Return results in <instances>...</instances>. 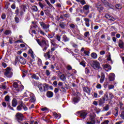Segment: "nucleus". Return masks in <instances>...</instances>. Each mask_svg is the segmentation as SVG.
Listing matches in <instances>:
<instances>
[{
    "instance_id": "obj_1",
    "label": "nucleus",
    "mask_w": 124,
    "mask_h": 124,
    "mask_svg": "<svg viewBox=\"0 0 124 124\" xmlns=\"http://www.w3.org/2000/svg\"><path fill=\"white\" fill-rule=\"evenodd\" d=\"M37 43L42 47L43 48V51L45 52L47 51L48 47H49V44H48L45 39H42L41 41L39 40L38 39H36Z\"/></svg>"
},
{
    "instance_id": "obj_2",
    "label": "nucleus",
    "mask_w": 124,
    "mask_h": 124,
    "mask_svg": "<svg viewBox=\"0 0 124 124\" xmlns=\"http://www.w3.org/2000/svg\"><path fill=\"white\" fill-rule=\"evenodd\" d=\"M14 87L15 88L14 91L15 93H19V92H21L24 90V86H19V84L17 82L14 83Z\"/></svg>"
},
{
    "instance_id": "obj_3",
    "label": "nucleus",
    "mask_w": 124,
    "mask_h": 124,
    "mask_svg": "<svg viewBox=\"0 0 124 124\" xmlns=\"http://www.w3.org/2000/svg\"><path fill=\"white\" fill-rule=\"evenodd\" d=\"M4 75L7 78H12L13 76V73L10 70V68H7L4 73Z\"/></svg>"
},
{
    "instance_id": "obj_4",
    "label": "nucleus",
    "mask_w": 124,
    "mask_h": 124,
    "mask_svg": "<svg viewBox=\"0 0 124 124\" xmlns=\"http://www.w3.org/2000/svg\"><path fill=\"white\" fill-rule=\"evenodd\" d=\"M38 88L40 92H46L48 90V84H40L39 85Z\"/></svg>"
},
{
    "instance_id": "obj_5",
    "label": "nucleus",
    "mask_w": 124,
    "mask_h": 124,
    "mask_svg": "<svg viewBox=\"0 0 124 124\" xmlns=\"http://www.w3.org/2000/svg\"><path fill=\"white\" fill-rule=\"evenodd\" d=\"M91 66L94 69H100V63L97 61H93Z\"/></svg>"
},
{
    "instance_id": "obj_6",
    "label": "nucleus",
    "mask_w": 124,
    "mask_h": 124,
    "mask_svg": "<svg viewBox=\"0 0 124 124\" xmlns=\"http://www.w3.org/2000/svg\"><path fill=\"white\" fill-rule=\"evenodd\" d=\"M106 98H107V100H108V95H105V96L103 97L102 99L101 98L99 100L98 103H99V106H102L103 104L105 103V101L106 100Z\"/></svg>"
},
{
    "instance_id": "obj_7",
    "label": "nucleus",
    "mask_w": 124,
    "mask_h": 124,
    "mask_svg": "<svg viewBox=\"0 0 124 124\" xmlns=\"http://www.w3.org/2000/svg\"><path fill=\"white\" fill-rule=\"evenodd\" d=\"M77 114L79 115V116L81 118H83V119H85L86 118V116L88 115V113H87V112L85 110L82 111H79L77 112Z\"/></svg>"
},
{
    "instance_id": "obj_8",
    "label": "nucleus",
    "mask_w": 124,
    "mask_h": 124,
    "mask_svg": "<svg viewBox=\"0 0 124 124\" xmlns=\"http://www.w3.org/2000/svg\"><path fill=\"white\" fill-rule=\"evenodd\" d=\"M89 8H90V7L89 6V5H85L83 7L82 12L83 13H84V14H85V15H88V14H89V13L90 12Z\"/></svg>"
},
{
    "instance_id": "obj_9",
    "label": "nucleus",
    "mask_w": 124,
    "mask_h": 124,
    "mask_svg": "<svg viewBox=\"0 0 124 124\" xmlns=\"http://www.w3.org/2000/svg\"><path fill=\"white\" fill-rule=\"evenodd\" d=\"M22 109H24V111H27L28 110V108L24 104H21L17 106L16 109L18 111H21Z\"/></svg>"
},
{
    "instance_id": "obj_10",
    "label": "nucleus",
    "mask_w": 124,
    "mask_h": 124,
    "mask_svg": "<svg viewBox=\"0 0 124 124\" xmlns=\"http://www.w3.org/2000/svg\"><path fill=\"white\" fill-rule=\"evenodd\" d=\"M16 116L18 122H19V121H22L24 119V115H23L21 113H17Z\"/></svg>"
},
{
    "instance_id": "obj_11",
    "label": "nucleus",
    "mask_w": 124,
    "mask_h": 124,
    "mask_svg": "<svg viewBox=\"0 0 124 124\" xmlns=\"http://www.w3.org/2000/svg\"><path fill=\"white\" fill-rule=\"evenodd\" d=\"M40 26L42 27V29L44 30H48L50 26L49 25H46L44 22H40Z\"/></svg>"
},
{
    "instance_id": "obj_12",
    "label": "nucleus",
    "mask_w": 124,
    "mask_h": 124,
    "mask_svg": "<svg viewBox=\"0 0 124 124\" xmlns=\"http://www.w3.org/2000/svg\"><path fill=\"white\" fill-rule=\"evenodd\" d=\"M105 80V75L103 73H101V78L100 79V84H103V82Z\"/></svg>"
},
{
    "instance_id": "obj_13",
    "label": "nucleus",
    "mask_w": 124,
    "mask_h": 124,
    "mask_svg": "<svg viewBox=\"0 0 124 124\" xmlns=\"http://www.w3.org/2000/svg\"><path fill=\"white\" fill-rule=\"evenodd\" d=\"M96 8H97L98 10L100 12L103 10V7L102 5L100 4V2H98L96 5Z\"/></svg>"
},
{
    "instance_id": "obj_14",
    "label": "nucleus",
    "mask_w": 124,
    "mask_h": 124,
    "mask_svg": "<svg viewBox=\"0 0 124 124\" xmlns=\"http://www.w3.org/2000/svg\"><path fill=\"white\" fill-rule=\"evenodd\" d=\"M103 68H104V69H107V70H106V71L107 72H108L109 71V70H111V66H110V65L109 64L103 65Z\"/></svg>"
},
{
    "instance_id": "obj_15",
    "label": "nucleus",
    "mask_w": 124,
    "mask_h": 124,
    "mask_svg": "<svg viewBox=\"0 0 124 124\" xmlns=\"http://www.w3.org/2000/svg\"><path fill=\"white\" fill-rule=\"evenodd\" d=\"M105 17L107 19H108V20H109L110 21H112V22H113V21H115V18L114 17H112L109 14H106L105 16Z\"/></svg>"
},
{
    "instance_id": "obj_16",
    "label": "nucleus",
    "mask_w": 124,
    "mask_h": 124,
    "mask_svg": "<svg viewBox=\"0 0 124 124\" xmlns=\"http://www.w3.org/2000/svg\"><path fill=\"white\" fill-rule=\"evenodd\" d=\"M108 79L110 81H114L115 80V74L113 73L109 74Z\"/></svg>"
},
{
    "instance_id": "obj_17",
    "label": "nucleus",
    "mask_w": 124,
    "mask_h": 124,
    "mask_svg": "<svg viewBox=\"0 0 124 124\" xmlns=\"http://www.w3.org/2000/svg\"><path fill=\"white\" fill-rule=\"evenodd\" d=\"M95 124V121L94 120V117L91 116L90 117V122H87V124Z\"/></svg>"
},
{
    "instance_id": "obj_18",
    "label": "nucleus",
    "mask_w": 124,
    "mask_h": 124,
    "mask_svg": "<svg viewBox=\"0 0 124 124\" xmlns=\"http://www.w3.org/2000/svg\"><path fill=\"white\" fill-rule=\"evenodd\" d=\"M19 62H20L21 64H26V59H25L22 57L19 56Z\"/></svg>"
},
{
    "instance_id": "obj_19",
    "label": "nucleus",
    "mask_w": 124,
    "mask_h": 124,
    "mask_svg": "<svg viewBox=\"0 0 124 124\" xmlns=\"http://www.w3.org/2000/svg\"><path fill=\"white\" fill-rule=\"evenodd\" d=\"M51 52H54L55 50H56V47L57 46V45L56 44L53 43V42H51Z\"/></svg>"
},
{
    "instance_id": "obj_20",
    "label": "nucleus",
    "mask_w": 124,
    "mask_h": 124,
    "mask_svg": "<svg viewBox=\"0 0 124 124\" xmlns=\"http://www.w3.org/2000/svg\"><path fill=\"white\" fill-rule=\"evenodd\" d=\"M31 94H32V93L26 91V92H25V93H24V97H29V96L30 97Z\"/></svg>"
},
{
    "instance_id": "obj_21",
    "label": "nucleus",
    "mask_w": 124,
    "mask_h": 124,
    "mask_svg": "<svg viewBox=\"0 0 124 124\" xmlns=\"http://www.w3.org/2000/svg\"><path fill=\"white\" fill-rule=\"evenodd\" d=\"M79 100H80V97H75L73 99V102L75 104L76 103H78L79 102Z\"/></svg>"
},
{
    "instance_id": "obj_22",
    "label": "nucleus",
    "mask_w": 124,
    "mask_h": 124,
    "mask_svg": "<svg viewBox=\"0 0 124 124\" xmlns=\"http://www.w3.org/2000/svg\"><path fill=\"white\" fill-rule=\"evenodd\" d=\"M83 91L85 93H91V89L88 87H84L83 88Z\"/></svg>"
},
{
    "instance_id": "obj_23",
    "label": "nucleus",
    "mask_w": 124,
    "mask_h": 124,
    "mask_svg": "<svg viewBox=\"0 0 124 124\" xmlns=\"http://www.w3.org/2000/svg\"><path fill=\"white\" fill-rule=\"evenodd\" d=\"M53 115L54 116L55 119H57V120H59V119H61L62 115L60 114H58L56 112L53 113Z\"/></svg>"
},
{
    "instance_id": "obj_24",
    "label": "nucleus",
    "mask_w": 124,
    "mask_h": 124,
    "mask_svg": "<svg viewBox=\"0 0 124 124\" xmlns=\"http://www.w3.org/2000/svg\"><path fill=\"white\" fill-rule=\"evenodd\" d=\"M30 97L31 102H35V97L34 96V94H33V93L31 94V96H30Z\"/></svg>"
},
{
    "instance_id": "obj_25",
    "label": "nucleus",
    "mask_w": 124,
    "mask_h": 124,
    "mask_svg": "<svg viewBox=\"0 0 124 124\" xmlns=\"http://www.w3.org/2000/svg\"><path fill=\"white\" fill-rule=\"evenodd\" d=\"M44 57L46 59H50L51 58V56L50 55V51H48L46 53H44Z\"/></svg>"
},
{
    "instance_id": "obj_26",
    "label": "nucleus",
    "mask_w": 124,
    "mask_h": 124,
    "mask_svg": "<svg viewBox=\"0 0 124 124\" xmlns=\"http://www.w3.org/2000/svg\"><path fill=\"white\" fill-rule=\"evenodd\" d=\"M17 100H16V99H14L12 101V104L13 107H16V106H17Z\"/></svg>"
},
{
    "instance_id": "obj_27",
    "label": "nucleus",
    "mask_w": 124,
    "mask_h": 124,
    "mask_svg": "<svg viewBox=\"0 0 124 124\" xmlns=\"http://www.w3.org/2000/svg\"><path fill=\"white\" fill-rule=\"evenodd\" d=\"M46 95L47 97H53V95H54V94L53 93V92L51 91H48L46 93Z\"/></svg>"
},
{
    "instance_id": "obj_28",
    "label": "nucleus",
    "mask_w": 124,
    "mask_h": 124,
    "mask_svg": "<svg viewBox=\"0 0 124 124\" xmlns=\"http://www.w3.org/2000/svg\"><path fill=\"white\" fill-rule=\"evenodd\" d=\"M118 45L120 48H124V42L122 40H119L118 43Z\"/></svg>"
},
{
    "instance_id": "obj_29",
    "label": "nucleus",
    "mask_w": 124,
    "mask_h": 124,
    "mask_svg": "<svg viewBox=\"0 0 124 124\" xmlns=\"http://www.w3.org/2000/svg\"><path fill=\"white\" fill-rule=\"evenodd\" d=\"M104 4L106 7H112V4L107 1L104 2Z\"/></svg>"
},
{
    "instance_id": "obj_30",
    "label": "nucleus",
    "mask_w": 124,
    "mask_h": 124,
    "mask_svg": "<svg viewBox=\"0 0 124 124\" xmlns=\"http://www.w3.org/2000/svg\"><path fill=\"white\" fill-rule=\"evenodd\" d=\"M91 56L93 59H94L95 60V59H97V54L95 53V52H93L91 54Z\"/></svg>"
},
{
    "instance_id": "obj_31",
    "label": "nucleus",
    "mask_w": 124,
    "mask_h": 124,
    "mask_svg": "<svg viewBox=\"0 0 124 124\" xmlns=\"http://www.w3.org/2000/svg\"><path fill=\"white\" fill-rule=\"evenodd\" d=\"M62 39L64 42H66L69 41V39L67 38V37H66V35H63Z\"/></svg>"
},
{
    "instance_id": "obj_32",
    "label": "nucleus",
    "mask_w": 124,
    "mask_h": 124,
    "mask_svg": "<svg viewBox=\"0 0 124 124\" xmlns=\"http://www.w3.org/2000/svg\"><path fill=\"white\" fill-rule=\"evenodd\" d=\"M19 60H20L19 56H17L16 58L15 63H14L15 65H16L17 63H18V62H19Z\"/></svg>"
},
{
    "instance_id": "obj_33",
    "label": "nucleus",
    "mask_w": 124,
    "mask_h": 124,
    "mask_svg": "<svg viewBox=\"0 0 124 124\" xmlns=\"http://www.w3.org/2000/svg\"><path fill=\"white\" fill-rule=\"evenodd\" d=\"M4 34H5V35H9V34H11V31L6 30L4 32Z\"/></svg>"
},
{
    "instance_id": "obj_34",
    "label": "nucleus",
    "mask_w": 124,
    "mask_h": 124,
    "mask_svg": "<svg viewBox=\"0 0 124 124\" xmlns=\"http://www.w3.org/2000/svg\"><path fill=\"white\" fill-rule=\"evenodd\" d=\"M60 79L62 80V81H64L66 79V78H65L64 75H62L60 76Z\"/></svg>"
},
{
    "instance_id": "obj_35",
    "label": "nucleus",
    "mask_w": 124,
    "mask_h": 124,
    "mask_svg": "<svg viewBox=\"0 0 124 124\" xmlns=\"http://www.w3.org/2000/svg\"><path fill=\"white\" fill-rule=\"evenodd\" d=\"M5 100L7 102H9L10 101V97L9 95H7L5 97Z\"/></svg>"
},
{
    "instance_id": "obj_36",
    "label": "nucleus",
    "mask_w": 124,
    "mask_h": 124,
    "mask_svg": "<svg viewBox=\"0 0 124 124\" xmlns=\"http://www.w3.org/2000/svg\"><path fill=\"white\" fill-rule=\"evenodd\" d=\"M24 12H26V10H25V9H24V8H22L20 10V15L21 16L24 15Z\"/></svg>"
},
{
    "instance_id": "obj_37",
    "label": "nucleus",
    "mask_w": 124,
    "mask_h": 124,
    "mask_svg": "<svg viewBox=\"0 0 124 124\" xmlns=\"http://www.w3.org/2000/svg\"><path fill=\"white\" fill-rule=\"evenodd\" d=\"M107 61L111 62V64H113V62H112V59H111V54H109L107 59Z\"/></svg>"
},
{
    "instance_id": "obj_38",
    "label": "nucleus",
    "mask_w": 124,
    "mask_h": 124,
    "mask_svg": "<svg viewBox=\"0 0 124 124\" xmlns=\"http://www.w3.org/2000/svg\"><path fill=\"white\" fill-rule=\"evenodd\" d=\"M115 7L117 9H122V6L120 4H116Z\"/></svg>"
},
{
    "instance_id": "obj_39",
    "label": "nucleus",
    "mask_w": 124,
    "mask_h": 124,
    "mask_svg": "<svg viewBox=\"0 0 124 124\" xmlns=\"http://www.w3.org/2000/svg\"><path fill=\"white\" fill-rule=\"evenodd\" d=\"M84 35L85 37H89V36H90V32L87 31L85 32Z\"/></svg>"
},
{
    "instance_id": "obj_40",
    "label": "nucleus",
    "mask_w": 124,
    "mask_h": 124,
    "mask_svg": "<svg viewBox=\"0 0 124 124\" xmlns=\"http://www.w3.org/2000/svg\"><path fill=\"white\" fill-rule=\"evenodd\" d=\"M59 26L62 29H64V28H65V24H64L63 23H60Z\"/></svg>"
},
{
    "instance_id": "obj_41",
    "label": "nucleus",
    "mask_w": 124,
    "mask_h": 124,
    "mask_svg": "<svg viewBox=\"0 0 124 124\" xmlns=\"http://www.w3.org/2000/svg\"><path fill=\"white\" fill-rule=\"evenodd\" d=\"M32 10H33V11H35V12H36L37 11V10H38V9L37 8V6L35 5L33 6L32 7Z\"/></svg>"
},
{
    "instance_id": "obj_42",
    "label": "nucleus",
    "mask_w": 124,
    "mask_h": 124,
    "mask_svg": "<svg viewBox=\"0 0 124 124\" xmlns=\"http://www.w3.org/2000/svg\"><path fill=\"white\" fill-rule=\"evenodd\" d=\"M80 64L85 67V66H86V62L85 61H82L80 62Z\"/></svg>"
},
{
    "instance_id": "obj_43",
    "label": "nucleus",
    "mask_w": 124,
    "mask_h": 124,
    "mask_svg": "<svg viewBox=\"0 0 124 124\" xmlns=\"http://www.w3.org/2000/svg\"><path fill=\"white\" fill-rule=\"evenodd\" d=\"M38 64L40 66H41V65H42V61L41 60V59H38Z\"/></svg>"
},
{
    "instance_id": "obj_44",
    "label": "nucleus",
    "mask_w": 124,
    "mask_h": 124,
    "mask_svg": "<svg viewBox=\"0 0 124 124\" xmlns=\"http://www.w3.org/2000/svg\"><path fill=\"white\" fill-rule=\"evenodd\" d=\"M91 52H90V51H84V53L85 54V55H86V56H90V54Z\"/></svg>"
},
{
    "instance_id": "obj_45",
    "label": "nucleus",
    "mask_w": 124,
    "mask_h": 124,
    "mask_svg": "<svg viewBox=\"0 0 124 124\" xmlns=\"http://www.w3.org/2000/svg\"><path fill=\"white\" fill-rule=\"evenodd\" d=\"M70 28L72 30H74L75 29V25L73 24H70Z\"/></svg>"
},
{
    "instance_id": "obj_46",
    "label": "nucleus",
    "mask_w": 124,
    "mask_h": 124,
    "mask_svg": "<svg viewBox=\"0 0 124 124\" xmlns=\"http://www.w3.org/2000/svg\"><path fill=\"white\" fill-rule=\"evenodd\" d=\"M38 4L39 6L41 7V8L42 9L44 8V5H43V4H42V3L39 2Z\"/></svg>"
},
{
    "instance_id": "obj_47",
    "label": "nucleus",
    "mask_w": 124,
    "mask_h": 124,
    "mask_svg": "<svg viewBox=\"0 0 124 124\" xmlns=\"http://www.w3.org/2000/svg\"><path fill=\"white\" fill-rule=\"evenodd\" d=\"M66 68L68 70H71L72 69V67L70 65H68L66 66Z\"/></svg>"
},
{
    "instance_id": "obj_48",
    "label": "nucleus",
    "mask_w": 124,
    "mask_h": 124,
    "mask_svg": "<svg viewBox=\"0 0 124 124\" xmlns=\"http://www.w3.org/2000/svg\"><path fill=\"white\" fill-rule=\"evenodd\" d=\"M15 40H13V37H10L9 39L10 44H12V42L14 41Z\"/></svg>"
},
{
    "instance_id": "obj_49",
    "label": "nucleus",
    "mask_w": 124,
    "mask_h": 124,
    "mask_svg": "<svg viewBox=\"0 0 124 124\" xmlns=\"http://www.w3.org/2000/svg\"><path fill=\"white\" fill-rule=\"evenodd\" d=\"M109 96L111 99H112V98H114V95H113V93H109Z\"/></svg>"
},
{
    "instance_id": "obj_50",
    "label": "nucleus",
    "mask_w": 124,
    "mask_h": 124,
    "mask_svg": "<svg viewBox=\"0 0 124 124\" xmlns=\"http://www.w3.org/2000/svg\"><path fill=\"white\" fill-rule=\"evenodd\" d=\"M31 78L33 79H38V77H36V75L35 74H33L31 76Z\"/></svg>"
},
{
    "instance_id": "obj_51",
    "label": "nucleus",
    "mask_w": 124,
    "mask_h": 124,
    "mask_svg": "<svg viewBox=\"0 0 124 124\" xmlns=\"http://www.w3.org/2000/svg\"><path fill=\"white\" fill-rule=\"evenodd\" d=\"M77 38L79 40H83V36L82 35H79Z\"/></svg>"
},
{
    "instance_id": "obj_52",
    "label": "nucleus",
    "mask_w": 124,
    "mask_h": 124,
    "mask_svg": "<svg viewBox=\"0 0 124 124\" xmlns=\"http://www.w3.org/2000/svg\"><path fill=\"white\" fill-rule=\"evenodd\" d=\"M97 89H101V85L99 83H98L96 86Z\"/></svg>"
},
{
    "instance_id": "obj_53",
    "label": "nucleus",
    "mask_w": 124,
    "mask_h": 124,
    "mask_svg": "<svg viewBox=\"0 0 124 124\" xmlns=\"http://www.w3.org/2000/svg\"><path fill=\"white\" fill-rule=\"evenodd\" d=\"M114 88H115V86L114 85H110L108 86L109 90H112V89H114Z\"/></svg>"
},
{
    "instance_id": "obj_54",
    "label": "nucleus",
    "mask_w": 124,
    "mask_h": 124,
    "mask_svg": "<svg viewBox=\"0 0 124 124\" xmlns=\"http://www.w3.org/2000/svg\"><path fill=\"white\" fill-rule=\"evenodd\" d=\"M104 109H105V111H108L109 110V106L107 105L104 108Z\"/></svg>"
},
{
    "instance_id": "obj_55",
    "label": "nucleus",
    "mask_w": 124,
    "mask_h": 124,
    "mask_svg": "<svg viewBox=\"0 0 124 124\" xmlns=\"http://www.w3.org/2000/svg\"><path fill=\"white\" fill-rule=\"evenodd\" d=\"M11 8H12V9H15V8H16V5H15V3H13L12 5H11Z\"/></svg>"
},
{
    "instance_id": "obj_56",
    "label": "nucleus",
    "mask_w": 124,
    "mask_h": 124,
    "mask_svg": "<svg viewBox=\"0 0 124 124\" xmlns=\"http://www.w3.org/2000/svg\"><path fill=\"white\" fill-rule=\"evenodd\" d=\"M81 4H82V5H84V4H86V1H85V0H83L80 1Z\"/></svg>"
},
{
    "instance_id": "obj_57",
    "label": "nucleus",
    "mask_w": 124,
    "mask_h": 124,
    "mask_svg": "<svg viewBox=\"0 0 124 124\" xmlns=\"http://www.w3.org/2000/svg\"><path fill=\"white\" fill-rule=\"evenodd\" d=\"M56 39H57V40H58V41H61V36L57 35V36H56Z\"/></svg>"
},
{
    "instance_id": "obj_58",
    "label": "nucleus",
    "mask_w": 124,
    "mask_h": 124,
    "mask_svg": "<svg viewBox=\"0 0 124 124\" xmlns=\"http://www.w3.org/2000/svg\"><path fill=\"white\" fill-rule=\"evenodd\" d=\"M109 124V121L106 120L103 123H102L101 124Z\"/></svg>"
},
{
    "instance_id": "obj_59",
    "label": "nucleus",
    "mask_w": 124,
    "mask_h": 124,
    "mask_svg": "<svg viewBox=\"0 0 124 124\" xmlns=\"http://www.w3.org/2000/svg\"><path fill=\"white\" fill-rule=\"evenodd\" d=\"M2 65L4 67V68H5V67H6V66H7V65L6 64V63H5L4 62L2 63Z\"/></svg>"
},
{
    "instance_id": "obj_60",
    "label": "nucleus",
    "mask_w": 124,
    "mask_h": 124,
    "mask_svg": "<svg viewBox=\"0 0 124 124\" xmlns=\"http://www.w3.org/2000/svg\"><path fill=\"white\" fill-rule=\"evenodd\" d=\"M46 74L47 76H49V75H50V72L49 70H47L46 72Z\"/></svg>"
},
{
    "instance_id": "obj_61",
    "label": "nucleus",
    "mask_w": 124,
    "mask_h": 124,
    "mask_svg": "<svg viewBox=\"0 0 124 124\" xmlns=\"http://www.w3.org/2000/svg\"><path fill=\"white\" fill-rule=\"evenodd\" d=\"M1 18L3 20H4V19H5V18H6L5 14H2L1 16Z\"/></svg>"
},
{
    "instance_id": "obj_62",
    "label": "nucleus",
    "mask_w": 124,
    "mask_h": 124,
    "mask_svg": "<svg viewBox=\"0 0 124 124\" xmlns=\"http://www.w3.org/2000/svg\"><path fill=\"white\" fill-rule=\"evenodd\" d=\"M58 86L60 87H62V86H63V84L62 82H59L58 83Z\"/></svg>"
},
{
    "instance_id": "obj_63",
    "label": "nucleus",
    "mask_w": 124,
    "mask_h": 124,
    "mask_svg": "<svg viewBox=\"0 0 124 124\" xmlns=\"http://www.w3.org/2000/svg\"><path fill=\"white\" fill-rule=\"evenodd\" d=\"M15 19L16 23H19V18L18 17H15Z\"/></svg>"
},
{
    "instance_id": "obj_64",
    "label": "nucleus",
    "mask_w": 124,
    "mask_h": 124,
    "mask_svg": "<svg viewBox=\"0 0 124 124\" xmlns=\"http://www.w3.org/2000/svg\"><path fill=\"white\" fill-rule=\"evenodd\" d=\"M105 54V51L104 50H102L100 52V55H104Z\"/></svg>"
}]
</instances>
